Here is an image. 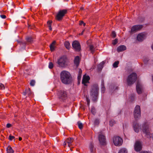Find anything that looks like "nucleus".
<instances>
[{
    "label": "nucleus",
    "mask_w": 153,
    "mask_h": 153,
    "mask_svg": "<svg viewBox=\"0 0 153 153\" xmlns=\"http://www.w3.org/2000/svg\"><path fill=\"white\" fill-rule=\"evenodd\" d=\"M61 81L63 83L65 84H69L72 81V77L69 72L63 71L60 74Z\"/></svg>",
    "instance_id": "f257e3e1"
},
{
    "label": "nucleus",
    "mask_w": 153,
    "mask_h": 153,
    "mask_svg": "<svg viewBox=\"0 0 153 153\" xmlns=\"http://www.w3.org/2000/svg\"><path fill=\"white\" fill-rule=\"evenodd\" d=\"M142 130L148 138H151L152 137V134L150 133V129L149 125L147 123H145L143 124Z\"/></svg>",
    "instance_id": "f03ea898"
},
{
    "label": "nucleus",
    "mask_w": 153,
    "mask_h": 153,
    "mask_svg": "<svg viewBox=\"0 0 153 153\" xmlns=\"http://www.w3.org/2000/svg\"><path fill=\"white\" fill-rule=\"evenodd\" d=\"M67 59L66 56H62L58 59L57 63L59 67H64L67 65Z\"/></svg>",
    "instance_id": "7ed1b4c3"
},
{
    "label": "nucleus",
    "mask_w": 153,
    "mask_h": 153,
    "mask_svg": "<svg viewBox=\"0 0 153 153\" xmlns=\"http://www.w3.org/2000/svg\"><path fill=\"white\" fill-rule=\"evenodd\" d=\"M137 75L136 73H133L129 75L127 79L128 85H131L133 84L136 81Z\"/></svg>",
    "instance_id": "20e7f679"
},
{
    "label": "nucleus",
    "mask_w": 153,
    "mask_h": 153,
    "mask_svg": "<svg viewBox=\"0 0 153 153\" xmlns=\"http://www.w3.org/2000/svg\"><path fill=\"white\" fill-rule=\"evenodd\" d=\"M91 96L96 100L98 95V91L99 88L97 85H94L91 87Z\"/></svg>",
    "instance_id": "39448f33"
},
{
    "label": "nucleus",
    "mask_w": 153,
    "mask_h": 153,
    "mask_svg": "<svg viewBox=\"0 0 153 153\" xmlns=\"http://www.w3.org/2000/svg\"><path fill=\"white\" fill-rule=\"evenodd\" d=\"M141 111L140 106L137 105L135 107L134 111V116L135 119L137 120L140 117Z\"/></svg>",
    "instance_id": "423d86ee"
},
{
    "label": "nucleus",
    "mask_w": 153,
    "mask_h": 153,
    "mask_svg": "<svg viewBox=\"0 0 153 153\" xmlns=\"http://www.w3.org/2000/svg\"><path fill=\"white\" fill-rule=\"evenodd\" d=\"M113 142L114 144L117 146H120L122 145L123 140L119 136H114L113 138Z\"/></svg>",
    "instance_id": "0eeeda50"
},
{
    "label": "nucleus",
    "mask_w": 153,
    "mask_h": 153,
    "mask_svg": "<svg viewBox=\"0 0 153 153\" xmlns=\"http://www.w3.org/2000/svg\"><path fill=\"white\" fill-rule=\"evenodd\" d=\"M67 10L66 9L60 10L56 16V19L59 21L61 20L65 15L67 13Z\"/></svg>",
    "instance_id": "6e6552de"
},
{
    "label": "nucleus",
    "mask_w": 153,
    "mask_h": 153,
    "mask_svg": "<svg viewBox=\"0 0 153 153\" xmlns=\"http://www.w3.org/2000/svg\"><path fill=\"white\" fill-rule=\"evenodd\" d=\"M72 46L73 48L76 51H79L81 50L79 43L77 41L75 40L72 43Z\"/></svg>",
    "instance_id": "1a4fd4ad"
},
{
    "label": "nucleus",
    "mask_w": 153,
    "mask_h": 153,
    "mask_svg": "<svg viewBox=\"0 0 153 153\" xmlns=\"http://www.w3.org/2000/svg\"><path fill=\"white\" fill-rule=\"evenodd\" d=\"M142 148V145L141 142L138 141H136L134 145V150L136 152H139Z\"/></svg>",
    "instance_id": "9d476101"
},
{
    "label": "nucleus",
    "mask_w": 153,
    "mask_h": 153,
    "mask_svg": "<svg viewBox=\"0 0 153 153\" xmlns=\"http://www.w3.org/2000/svg\"><path fill=\"white\" fill-rule=\"evenodd\" d=\"M99 140L101 145H104L105 143V138L104 135L101 132L99 135Z\"/></svg>",
    "instance_id": "9b49d317"
},
{
    "label": "nucleus",
    "mask_w": 153,
    "mask_h": 153,
    "mask_svg": "<svg viewBox=\"0 0 153 153\" xmlns=\"http://www.w3.org/2000/svg\"><path fill=\"white\" fill-rule=\"evenodd\" d=\"M59 98L62 100H65L67 97V94L65 91L61 90L59 92L58 94Z\"/></svg>",
    "instance_id": "f8f14e48"
},
{
    "label": "nucleus",
    "mask_w": 153,
    "mask_h": 153,
    "mask_svg": "<svg viewBox=\"0 0 153 153\" xmlns=\"http://www.w3.org/2000/svg\"><path fill=\"white\" fill-rule=\"evenodd\" d=\"M143 26L140 25H137L133 26L130 31L131 33H133L140 30L142 28Z\"/></svg>",
    "instance_id": "ddd939ff"
},
{
    "label": "nucleus",
    "mask_w": 153,
    "mask_h": 153,
    "mask_svg": "<svg viewBox=\"0 0 153 153\" xmlns=\"http://www.w3.org/2000/svg\"><path fill=\"white\" fill-rule=\"evenodd\" d=\"M146 34L144 33H140L138 34L137 39L139 41H142L146 37Z\"/></svg>",
    "instance_id": "4468645a"
},
{
    "label": "nucleus",
    "mask_w": 153,
    "mask_h": 153,
    "mask_svg": "<svg viewBox=\"0 0 153 153\" xmlns=\"http://www.w3.org/2000/svg\"><path fill=\"white\" fill-rule=\"evenodd\" d=\"M134 130L136 132H138L140 130V128L138 123L136 122H135L133 124Z\"/></svg>",
    "instance_id": "2eb2a0df"
},
{
    "label": "nucleus",
    "mask_w": 153,
    "mask_h": 153,
    "mask_svg": "<svg viewBox=\"0 0 153 153\" xmlns=\"http://www.w3.org/2000/svg\"><path fill=\"white\" fill-rule=\"evenodd\" d=\"M73 141L74 139L73 138H68L64 142V146H65L66 145L67 143L68 146L70 147L71 146V143Z\"/></svg>",
    "instance_id": "dca6fc26"
},
{
    "label": "nucleus",
    "mask_w": 153,
    "mask_h": 153,
    "mask_svg": "<svg viewBox=\"0 0 153 153\" xmlns=\"http://www.w3.org/2000/svg\"><path fill=\"white\" fill-rule=\"evenodd\" d=\"M142 85L140 82H138L136 85V90L137 93L140 94L142 92Z\"/></svg>",
    "instance_id": "f3484780"
},
{
    "label": "nucleus",
    "mask_w": 153,
    "mask_h": 153,
    "mask_svg": "<svg viewBox=\"0 0 153 153\" xmlns=\"http://www.w3.org/2000/svg\"><path fill=\"white\" fill-rule=\"evenodd\" d=\"M90 79V78L89 76L86 75H84L82 80V83L85 85L86 83L88 82Z\"/></svg>",
    "instance_id": "a211bd4d"
},
{
    "label": "nucleus",
    "mask_w": 153,
    "mask_h": 153,
    "mask_svg": "<svg viewBox=\"0 0 153 153\" xmlns=\"http://www.w3.org/2000/svg\"><path fill=\"white\" fill-rule=\"evenodd\" d=\"M126 49V47L123 45L120 46L118 47L117 49V51L118 52L123 51Z\"/></svg>",
    "instance_id": "6ab92c4d"
},
{
    "label": "nucleus",
    "mask_w": 153,
    "mask_h": 153,
    "mask_svg": "<svg viewBox=\"0 0 153 153\" xmlns=\"http://www.w3.org/2000/svg\"><path fill=\"white\" fill-rule=\"evenodd\" d=\"M80 61L79 58V56H76L74 59V63L76 65V67H77L79 64Z\"/></svg>",
    "instance_id": "aec40b11"
},
{
    "label": "nucleus",
    "mask_w": 153,
    "mask_h": 153,
    "mask_svg": "<svg viewBox=\"0 0 153 153\" xmlns=\"http://www.w3.org/2000/svg\"><path fill=\"white\" fill-rule=\"evenodd\" d=\"M105 63V62L104 61H102L98 65V69L99 71H100L102 69Z\"/></svg>",
    "instance_id": "412c9836"
},
{
    "label": "nucleus",
    "mask_w": 153,
    "mask_h": 153,
    "mask_svg": "<svg viewBox=\"0 0 153 153\" xmlns=\"http://www.w3.org/2000/svg\"><path fill=\"white\" fill-rule=\"evenodd\" d=\"M56 41H54L50 45V48L51 49V51H53L54 50L55 48V45L56 44Z\"/></svg>",
    "instance_id": "4be33fe9"
},
{
    "label": "nucleus",
    "mask_w": 153,
    "mask_h": 153,
    "mask_svg": "<svg viewBox=\"0 0 153 153\" xmlns=\"http://www.w3.org/2000/svg\"><path fill=\"white\" fill-rule=\"evenodd\" d=\"M24 95H30L32 94V92L30 88H28L25 91V92L23 93Z\"/></svg>",
    "instance_id": "5701e85b"
},
{
    "label": "nucleus",
    "mask_w": 153,
    "mask_h": 153,
    "mask_svg": "<svg viewBox=\"0 0 153 153\" xmlns=\"http://www.w3.org/2000/svg\"><path fill=\"white\" fill-rule=\"evenodd\" d=\"M7 153H13L14 151L12 148L10 146H9L7 149Z\"/></svg>",
    "instance_id": "b1692460"
},
{
    "label": "nucleus",
    "mask_w": 153,
    "mask_h": 153,
    "mask_svg": "<svg viewBox=\"0 0 153 153\" xmlns=\"http://www.w3.org/2000/svg\"><path fill=\"white\" fill-rule=\"evenodd\" d=\"M64 45L66 48L68 49H70V45L69 42L68 41L65 42L64 43Z\"/></svg>",
    "instance_id": "393cba45"
},
{
    "label": "nucleus",
    "mask_w": 153,
    "mask_h": 153,
    "mask_svg": "<svg viewBox=\"0 0 153 153\" xmlns=\"http://www.w3.org/2000/svg\"><path fill=\"white\" fill-rule=\"evenodd\" d=\"M82 73V71L81 69H79V74L78 76V80H80L81 78V74Z\"/></svg>",
    "instance_id": "a878e982"
},
{
    "label": "nucleus",
    "mask_w": 153,
    "mask_h": 153,
    "mask_svg": "<svg viewBox=\"0 0 153 153\" xmlns=\"http://www.w3.org/2000/svg\"><path fill=\"white\" fill-rule=\"evenodd\" d=\"M89 149L90 150L91 152L93 153L94 150V146L93 144L92 143L89 146Z\"/></svg>",
    "instance_id": "bb28decb"
},
{
    "label": "nucleus",
    "mask_w": 153,
    "mask_h": 153,
    "mask_svg": "<svg viewBox=\"0 0 153 153\" xmlns=\"http://www.w3.org/2000/svg\"><path fill=\"white\" fill-rule=\"evenodd\" d=\"M89 48L91 53H93L94 51V48L93 45H90L89 46Z\"/></svg>",
    "instance_id": "cd10ccee"
},
{
    "label": "nucleus",
    "mask_w": 153,
    "mask_h": 153,
    "mask_svg": "<svg viewBox=\"0 0 153 153\" xmlns=\"http://www.w3.org/2000/svg\"><path fill=\"white\" fill-rule=\"evenodd\" d=\"M119 153H127V151L126 149H122L120 151Z\"/></svg>",
    "instance_id": "c85d7f7f"
},
{
    "label": "nucleus",
    "mask_w": 153,
    "mask_h": 153,
    "mask_svg": "<svg viewBox=\"0 0 153 153\" xmlns=\"http://www.w3.org/2000/svg\"><path fill=\"white\" fill-rule=\"evenodd\" d=\"M119 63V62L117 61L115 62L113 64V66L114 68H117L118 67V65Z\"/></svg>",
    "instance_id": "c756f323"
},
{
    "label": "nucleus",
    "mask_w": 153,
    "mask_h": 153,
    "mask_svg": "<svg viewBox=\"0 0 153 153\" xmlns=\"http://www.w3.org/2000/svg\"><path fill=\"white\" fill-rule=\"evenodd\" d=\"M77 124H78V125L79 128L80 129H82L83 128V125H82V123H80L79 122H77Z\"/></svg>",
    "instance_id": "7c9ffc66"
},
{
    "label": "nucleus",
    "mask_w": 153,
    "mask_h": 153,
    "mask_svg": "<svg viewBox=\"0 0 153 153\" xmlns=\"http://www.w3.org/2000/svg\"><path fill=\"white\" fill-rule=\"evenodd\" d=\"M27 41L28 42H31L33 41V39L31 37H27L26 38Z\"/></svg>",
    "instance_id": "2f4dec72"
},
{
    "label": "nucleus",
    "mask_w": 153,
    "mask_h": 153,
    "mask_svg": "<svg viewBox=\"0 0 153 153\" xmlns=\"http://www.w3.org/2000/svg\"><path fill=\"white\" fill-rule=\"evenodd\" d=\"M115 123V122L114 120H111L110 121V125L111 126H112Z\"/></svg>",
    "instance_id": "473e14b6"
},
{
    "label": "nucleus",
    "mask_w": 153,
    "mask_h": 153,
    "mask_svg": "<svg viewBox=\"0 0 153 153\" xmlns=\"http://www.w3.org/2000/svg\"><path fill=\"white\" fill-rule=\"evenodd\" d=\"M35 83V80H32L30 82V85L32 86H33Z\"/></svg>",
    "instance_id": "72a5a7b5"
},
{
    "label": "nucleus",
    "mask_w": 153,
    "mask_h": 153,
    "mask_svg": "<svg viewBox=\"0 0 153 153\" xmlns=\"http://www.w3.org/2000/svg\"><path fill=\"white\" fill-rule=\"evenodd\" d=\"M53 67V64L52 62H50L49 65V68L50 69H52Z\"/></svg>",
    "instance_id": "f704fd0d"
},
{
    "label": "nucleus",
    "mask_w": 153,
    "mask_h": 153,
    "mask_svg": "<svg viewBox=\"0 0 153 153\" xmlns=\"http://www.w3.org/2000/svg\"><path fill=\"white\" fill-rule=\"evenodd\" d=\"M117 42L118 39H116L113 41L112 43L113 45H114L117 43Z\"/></svg>",
    "instance_id": "c9c22d12"
},
{
    "label": "nucleus",
    "mask_w": 153,
    "mask_h": 153,
    "mask_svg": "<svg viewBox=\"0 0 153 153\" xmlns=\"http://www.w3.org/2000/svg\"><path fill=\"white\" fill-rule=\"evenodd\" d=\"M92 113L93 114H95L96 113V110L94 108H92L91 110Z\"/></svg>",
    "instance_id": "e433bc0d"
},
{
    "label": "nucleus",
    "mask_w": 153,
    "mask_h": 153,
    "mask_svg": "<svg viewBox=\"0 0 153 153\" xmlns=\"http://www.w3.org/2000/svg\"><path fill=\"white\" fill-rule=\"evenodd\" d=\"M0 88L1 89H5L4 85L2 83L0 84Z\"/></svg>",
    "instance_id": "4c0bfd02"
},
{
    "label": "nucleus",
    "mask_w": 153,
    "mask_h": 153,
    "mask_svg": "<svg viewBox=\"0 0 153 153\" xmlns=\"http://www.w3.org/2000/svg\"><path fill=\"white\" fill-rule=\"evenodd\" d=\"M111 36L113 38H115L116 36V35L114 31H113L112 32Z\"/></svg>",
    "instance_id": "58836bf2"
},
{
    "label": "nucleus",
    "mask_w": 153,
    "mask_h": 153,
    "mask_svg": "<svg viewBox=\"0 0 153 153\" xmlns=\"http://www.w3.org/2000/svg\"><path fill=\"white\" fill-rule=\"evenodd\" d=\"M15 138V137L13 136L10 135L9 136V139L10 140H12L13 139Z\"/></svg>",
    "instance_id": "ea45409f"
},
{
    "label": "nucleus",
    "mask_w": 153,
    "mask_h": 153,
    "mask_svg": "<svg viewBox=\"0 0 153 153\" xmlns=\"http://www.w3.org/2000/svg\"><path fill=\"white\" fill-rule=\"evenodd\" d=\"M149 59L148 58H145L143 59V61L145 62V63H146L149 61Z\"/></svg>",
    "instance_id": "a19ab883"
},
{
    "label": "nucleus",
    "mask_w": 153,
    "mask_h": 153,
    "mask_svg": "<svg viewBox=\"0 0 153 153\" xmlns=\"http://www.w3.org/2000/svg\"><path fill=\"white\" fill-rule=\"evenodd\" d=\"M94 124L95 125H98L99 123V120L98 119H96L94 121Z\"/></svg>",
    "instance_id": "79ce46f5"
},
{
    "label": "nucleus",
    "mask_w": 153,
    "mask_h": 153,
    "mask_svg": "<svg viewBox=\"0 0 153 153\" xmlns=\"http://www.w3.org/2000/svg\"><path fill=\"white\" fill-rule=\"evenodd\" d=\"M79 24L80 25H81L83 24L84 26H85V23H84L83 21H81L80 22Z\"/></svg>",
    "instance_id": "37998d69"
},
{
    "label": "nucleus",
    "mask_w": 153,
    "mask_h": 153,
    "mask_svg": "<svg viewBox=\"0 0 153 153\" xmlns=\"http://www.w3.org/2000/svg\"><path fill=\"white\" fill-rule=\"evenodd\" d=\"M86 98L87 104L88 106H89V104H90V100L87 97H86Z\"/></svg>",
    "instance_id": "c03bdc74"
},
{
    "label": "nucleus",
    "mask_w": 153,
    "mask_h": 153,
    "mask_svg": "<svg viewBox=\"0 0 153 153\" xmlns=\"http://www.w3.org/2000/svg\"><path fill=\"white\" fill-rule=\"evenodd\" d=\"M52 21L51 20H49V21H48L47 24H48V26L49 25H51V23H52Z\"/></svg>",
    "instance_id": "a18cd8bd"
},
{
    "label": "nucleus",
    "mask_w": 153,
    "mask_h": 153,
    "mask_svg": "<svg viewBox=\"0 0 153 153\" xmlns=\"http://www.w3.org/2000/svg\"><path fill=\"white\" fill-rule=\"evenodd\" d=\"M0 17L2 18L3 19H5L6 18V16L4 15H0Z\"/></svg>",
    "instance_id": "49530a36"
},
{
    "label": "nucleus",
    "mask_w": 153,
    "mask_h": 153,
    "mask_svg": "<svg viewBox=\"0 0 153 153\" xmlns=\"http://www.w3.org/2000/svg\"><path fill=\"white\" fill-rule=\"evenodd\" d=\"M101 89L102 92L104 93L105 90V88L103 87V86L102 87V88Z\"/></svg>",
    "instance_id": "de8ad7c7"
},
{
    "label": "nucleus",
    "mask_w": 153,
    "mask_h": 153,
    "mask_svg": "<svg viewBox=\"0 0 153 153\" xmlns=\"http://www.w3.org/2000/svg\"><path fill=\"white\" fill-rule=\"evenodd\" d=\"M11 126V125L10 123H7V128H9Z\"/></svg>",
    "instance_id": "09e8293b"
},
{
    "label": "nucleus",
    "mask_w": 153,
    "mask_h": 153,
    "mask_svg": "<svg viewBox=\"0 0 153 153\" xmlns=\"http://www.w3.org/2000/svg\"><path fill=\"white\" fill-rule=\"evenodd\" d=\"M140 153H151L149 152H147L146 151H142L140 152Z\"/></svg>",
    "instance_id": "8fccbe9b"
},
{
    "label": "nucleus",
    "mask_w": 153,
    "mask_h": 153,
    "mask_svg": "<svg viewBox=\"0 0 153 153\" xmlns=\"http://www.w3.org/2000/svg\"><path fill=\"white\" fill-rule=\"evenodd\" d=\"M49 27V29L50 30H52V28L51 27V25H49L48 26Z\"/></svg>",
    "instance_id": "3c124183"
},
{
    "label": "nucleus",
    "mask_w": 153,
    "mask_h": 153,
    "mask_svg": "<svg viewBox=\"0 0 153 153\" xmlns=\"http://www.w3.org/2000/svg\"><path fill=\"white\" fill-rule=\"evenodd\" d=\"M84 31V30H83V31H82V33H79V35H82L83 34V33Z\"/></svg>",
    "instance_id": "603ef678"
},
{
    "label": "nucleus",
    "mask_w": 153,
    "mask_h": 153,
    "mask_svg": "<svg viewBox=\"0 0 153 153\" xmlns=\"http://www.w3.org/2000/svg\"><path fill=\"white\" fill-rule=\"evenodd\" d=\"M19 140L21 141L22 140V138L21 137H19Z\"/></svg>",
    "instance_id": "864d4df0"
},
{
    "label": "nucleus",
    "mask_w": 153,
    "mask_h": 153,
    "mask_svg": "<svg viewBox=\"0 0 153 153\" xmlns=\"http://www.w3.org/2000/svg\"><path fill=\"white\" fill-rule=\"evenodd\" d=\"M151 48H152V50H153V43L152 45Z\"/></svg>",
    "instance_id": "5fc2aeb1"
},
{
    "label": "nucleus",
    "mask_w": 153,
    "mask_h": 153,
    "mask_svg": "<svg viewBox=\"0 0 153 153\" xmlns=\"http://www.w3.org/2000/svg\"><path fill=\"white\" fill-rule=\"evenodd\" d=\"M48 142H44V145H45V143H47Z\"/></svg>",
    "instance_id": "6e6d98bb"
},
{
    "label": "nucleus",
    "mask_w": 153,
    "mask_h": 153,
    "mask_svg": "<svg viewBox=\"0 0 153 153\" xmlns=\"http://www.w3.org/2000/svg\"><path fill=\"white\" fill-rule=\"evenodd\" d=\"M148 1H152L153 0H147Z\"/></svg>",
    "instance_id": "4d7b16f0"
},
{
    "label": "nucleus",
    "mask_w": 153,
    "mask_h": 153,
    "mask_svg": "<svg viewBox=\"0 0 153 153\" xmlns=\"http://www.w3.org/2000/svg\"><path fill=\"white\" fill-rule=\"evenodd\" d=\"M1 46H0V49H1Z\"/></svg>",
    "instance_id": "13d9d810"
},
{
    "label": "nucleus",
    "mask_w": 153,
    "mask_h": 153,
    "mask_svg": "<svg viewBox=\"0 0 153 153\" xmlns=\"http://www.w3.org/2000/svg\"><path fill=\"white\" fill-rule=\"evenodd\" d=\"M46 143H45V145H46Z\"/></svg>",
    "instance_id": "bf43d9fd"
}]
</instances>
